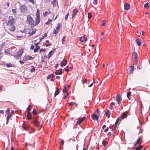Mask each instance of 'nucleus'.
<instances>
[{
  "instance_id": "1",
  "label": "nucleus",
  "mask_w": 150,
  "mask_h": 150,
  "mask_svg": "<svg viewBox=\"0 0 150 150\" xmlns=\"http://www.w3.org/2000/svg\"><path fill=\"white\" fill-rule=\"evenodd\" d=\"M26 22L28 25L31 26V27H33L34 21L30 15L27 16Z\"/></svg>"
},
{
  "instance_id": "2",
  "label": "nucleus",
  "mask_w": 150,
  "mask_h": 150,
  "mask_svg": "<svg viewBox=\"0 0 150 150\" xmlns=\"http://www.w3.org/2000/svg\"><path fill=\"white\" fill-rule=\"evenodd\" d=\"M16 22V19L12 16H9L8 18V20L6 22V24H14Z\"/></svg>"
},
{
  "instance_id": "3",
  "label": "nucleus",
  "mask_w": 150,
  "mask_h": 150,
  "mask_svg": "<svg viewBox=\"0 0 150 150\" xmlns=\"http://www.w3.org/2000/svg\"><path fill=\"white\" fill-rule=\"evenodd\" d=\"M23 52V49H21L17 53L16 55H13L15 58L18 59L22 55Z\"/></svg>"
},
{
  "instance_id": "4",
  "label": "nucleus",
  "mask_w": 150,
  "mask_h": 150,
  "mask_svg": "<svg viewBox=\"0 0 150 150\" xmlns=\"http://www.w3.org/2000/svg\"><path fill=\"white\" fill-rule=\"evenodd\" d=\"M96 112L98 114V115H97L96 114H93L91 115L92 118L93 120H97L98 119V118L99 117V114L100 113V111L98 110H97Z\"/></svg>"
},
{
  "instance_id": "5",
  "label": "nucleus",
  "mask_w": 150,
  "mask_h": 150,
  "mask_svg": "<svg viewBox=\"0 0 150 150\" xmlns=\"http://www.w3.org/2000/svg\"><path fill=\"white\" fill-rule=\"evenodd\" d=\"M137 54L135 52H134L132 55V58L133 59L134 61V64L135 65L137 64Z\"/></svg>"
},
{
  "instance_id": "6",
  "label": "nucleus",
  "mask_w": 150,
  "mask_h": 150,
  "mask_svg": "<svg viewBox=\"0 0 150 150\" xmlns=\"http://www.w3.org/2000/svg\"><path fill=\"white\" fill-rule=\"evenodd\" d=\"M8 29L11 32L14 31L16 29V27L14 24H6Z\"/></svg>"
},
{
  "instance_id": "7",
  "label": "nucleus",
  "mask_w": 150,
  "mask_h": 150,
  "mask_svg": "<svg viewBox=\"0 0 150 150\" xmlns=\"http://www.w3.org/2000/svg\"><path fill=\"white\" fill-rule=\"evenodd\" d=\"M20 10L21 12L25 13L27 11V7L25 5H22L20 6Z\"/></svg>"
},
{
  "instance_id": "8",
  "label": "nucleus",
  "mask_w": 150,
  "mask_h": 150,
  "mask_svg": "<svg viewBox=\"0 0 150 150\" xmlns=\"http://www.w3.org/2000/svg\"><path fill=\"white\" fill-rule=\"evenodd\" d=\"M33 122L34 123V125L38 128V129L39 130H40L42 127V125H40V122L38 121V120H34Z\"/></svg>"
},
{
  "instance_id": "9",
  "label": "nucleus",
  "mask_w": 150,
  "mask_h": 150,
  "mask_svg": "<svg viewBox=\"0 0 150 150\" xmlns=\"http://www.w3.org/2000/svg\"><path fill=\"white\" fill-rule=\"evenodd\" d=\"M134 69V66L133 65L130 66L127 69V72L130 74H132L133 73Z\"/></svg>"
},
{
  "instance_id": "10",
  "label": "nucleus",
  "mask_w": 150,
  "mask_h": 150,
  "mask_svg": "<svg viewBox=\"0 0 150 150\" xmlns=\"http://www.w3.org/2000/svg\"><path fill=\"white\" fill-rule=\"evenodd\" d=\"M40 21V17H36L35 18V22L34 21L33 27L38 25Z\"/></svg>"
},
{
  "instance_id": "11",
  "label": "nucleus",
  "mask_w": 150,
  "mask_h": 150,
  "mask_svg": "<svg viewBox=\"0 0 150 150\" xmlns=\"http://www.w3.org/2000/svg\"><path fill=\"white\" fill-rule=\"evenodd\" d=\"M34 57L29 55H25L23 58V61H26L28 60H30L33 59Z\"/></svg>"
},
{
  "instance_id": "12",
  "label": "nucleus",
  "mask_w": 150,
  "mask_h": 150,
  "mask_svg": "<svg viewBox=\"0 0 150 150\" xmlns=\"http://www.w3.org/2000/svg\"><path fill=\"white\" fill-rule=\"evenodd\" d=\"M116 100L118 105H119L121 100V98L120 95L117 94L116 96Z\"/></svg>"
},
{
  "instance_id": "13",
  "label": "nucleus",
  "mask_w": 150,
  "mask_h": 150,
  "mask_svg": "<svg viewBox=\"0 0 150 150\" xmlns=\"http://www.w3.org/2000/svg\"><path fill=\"white\" fill-rule=\"evenodd\" d=\"M85 117H83L81 118H78V120L76 122V124L77 125H80L81 123H82V122L85 120Z\"/></svg>"
},
{
  "instance_id": "14",
  "label": "nucleus",
  "mask_w": 150,
  "mask_h": 150,
  "mask_svg": "<svg viewBox=\"0 0 150 150\" xmlns=\"http://www.w3.org/2000/svg\"><path fill=\"white\" fill-rule=\"evenodd\" d=\"M36 31V30L35 29H32L28 33L29 34V36H31L34 34Z\"/></svg>"
},
{
  "instance_id": "15",
  "label": "nucleus",
  "mask_w": 150,
  "mask_h": 150,
  "mask_svg": "<svg viewBox=\"0 0 150 150\" xmlns=\"http://www.w3.org/2000/svg\"><path fill=\"white\" fill-rule=\"evenodd\" d=\"M78 10L76 8L74 9L73 11V13L72 14V18H73L75 17L77 13H78Z\"/></svg>"
},
{
  "instance_id": "16",
  "label": "nucleus",
  "mask_w": 150,
  "mask_h": 150,
  "mask_svg": "<svg viewBox=\"0 0 150 150\" xmlns=\"http://www.w3.org/2000/svg\"><path fill=\"white\" fill-rule=\"evenodd\" d=\"M83 38L80 37L79 40L82 42H83L84 41H86L87 40V37H85V35L83 36Z\"/></svg>"
},
{
  "instance_id": "17",
  "label": "nucleus",
  "mask_w": 150,
  "mask_h": 150,
  "mask_svg": "<svg viewBox=\"0 0 150 150\" xmlns=\"http://www.w3.org/2000/svg\"><path fill=\"white\" fill-rule=\"evenodd\" d=\"M124 8L125 10L127 11L129 10L130 8V5L127 3H126L124 4Z\"/></svg>"
},
{
  "instance_id": "18",
  "label": "nucleus",
  "mask_w": 150,
  "mask_h": 150,
  "mask_svg": "<svg viewBox=\"0 0 150 150\" xmlns=\"http://www.w3.org/2000/svg\"><path fill=\"white\" fill-rule=\"evenodd\" d=\"M67 62V61L65 59H64L61 62V66H65Z\"/></svg>"
},
{
  "instance_id": "19",
  "label": "nucleus",
  "mask_w": 150,
  "mask_h": 150,
  "mask_svg": "<svg viewBox=\"0 0 150 150\" xmlns=\"http://www.w3.org/2000/svg\"><path fill=\"white\" fill-rule=\"evenodd\" d=\"M115 68V67L113 65H111L108 67V70L109 71H112L113 70H114Z\"/></svg>"
},
{
  "instance_id": "20",
  "label": "nucleus",
  "mask_w": 150,
  "mask_h": 150,
  "mask_svg": "<svg viewBox=\"0 0 150 150\" xmlns=\"http://www.w3.org/2000/svg\"><path fill=\"white\" fill-rule=\"evenodd\" d=\"M62 69H60L57 70L55 73L56 75H61L62 73Z\"/></svg>"
},
{
  "instance_id": "21",
  "label": "nucleus",
  "mask_w": 150,
  "mask_h": 150,
  "mask_svg": "<svg viewBox=\"0 0 150 150\" xmlns=\"http://www.w3.org/2000/svg\"><path fill=\"white\" fill-rule=\"evenodd\" d=\"M141 39L140 38L136 39V42L138 46H140L141 45Z\"/></svg>"
},
{
  "instance_id": "22",
  "label": "nucleus",
  "mask_w": 150,
  "mask_h": 150,
  "mask_svg": "<svg viewBox=\"0 0 150 150\" xmlns=\"http://www.w3.org/2000/svg\"><path fill=\"white\" fill-rule=\"evenodd\" d=\"M38 43L35 44V45L36 46V47L34 49V51L35 52H36L40 48L39 46H38Z\"/></svg>"
},
{
  "instance_id": "23",
  "label": "nucleus",
  "mask_w": 150,
  "mask_h": 150,
  "mask_svg": "<svg viewBox=\"0 0 150 150\" xmlns=\"http://www.w3.org/2000/svg\"><path fill=\"white\" fill-rule=\"evenodd\" d=\"M6 67H15V65L14 64H12V63H9L7 64L6 65Z\"/></svg>"
},
{
  "instance_id": "24",
  "label": "nucleus",
  "mask_w": 150,
  "mask_h": 150,
  "mask_svg": "<svg viewBox=\"0 0 150 150\" xmlns=\"http://www.w3.org/2000/svg\"><path fill=\"white\" fill-rule=\"evenodd\" d=\"M127 114L125 112L122 113V116H121V118L123 119L127 117Z\"/></svg>"
},
{
  "instance_id": "25",
  "label": "nucleus",
  "mask_w": 150,
  "mask_h": 150,
  "mask_svg": "<svg viewBox=\"0 0 150 150\" xmlns=\"http://www.w3.org/2000/svg\"><path fill=\"white\" fill-rule=\"evenodd\" d=\"M27 116V119L28 120H30L31 119L32 117V114L30 112H28Z\"/></svg>"
},
{
  "instance_id": "26",
  "label": "nucleus",
  "mask_w": 150,
  "mask_h": 150,
  "mask_svg": "<svg viewBox=\"0 0 150 150\" xmlns=\"http://www.w3.org/2000/svg\"><path fill=\"white\" fill-rule=\"evenodd\" d=\"M109 111H110L109 110H108L105 113L106 115L108 118H109L110 116V113Z\"/></svg>"
},
{
  "instance_id": "27",
  "label": "nucleus",
  "mask_w": 150,
  "mask_h": 150,
  "mask_svg": "<svg viewBox=\"0 0 150 150\" xmlns=\"http://www.w3.org/2000/svg\"><path fill=\"white\" fill-rule=\"evenodd\" d=\"M56 91L55 92L54 94V95L55 96H57L59 93V88H56Z\"/></svg>"
},
{
  "instance_id": "28",
  "label": "nucleus",
  "mask_w": 150,
  "mask_h": 150,
  "mask_svg": "<svg viewBox=\"0 0 150 150\" xmlns=\"http://www.w3.org/2000/svg\"><path fill=\"white\" fill-rule=\"evenodd\" d=\"M11 115H9V114L6 117V120H7V121L6 122V125L8 124V122L9 119L10 118V117H11Z\"/></svg>"
},
{
  "instance_id": "29",
  "label": "nucleus",
  "mask_w": 150,
  "mask_h": 150,
  "mask_svg": "<svg viewBox=\"0 0 150 150\" xmlns=\"http://www.w3.org/2000/svg\"><path fill=\"white\" fill-rule=\"evenodd\" d=\"M119 118H118L116 120V121L115 122V128H117V125L118 123L119 122Z\"/></svg>"
},
{
  "instance_id": "30",
  "label": "nucleus",
  "mask_w": 150,
  "mask_h": 150,
  "mask_svg": "<svg viewBox=\"0 0 150 150\" xmlns=\"http://www.w3.org/2000/svg\"><path fill=\"white\" fill-rule=\"evenodd\" d=\"M149 4L148 3H147L145 4L144 6V7L146 9H149Z\"/></svg>"
},
{
  "instance_id": "31",
  "label": "nucleus",
  "mask_w": 150,
  "mask_h": 150,
  "mask_svg": "<svg viewBox=\"0 0 150 150\" xmlns=\"http://www.w3.org/2000/svg\"><path fill=\"white\" fill-rule=\"evenodd\" d=\"M131 93L130 92H128L127 93V97L129 99V100L131 99V98H129V97L130 96H131Z\"/></svg>"
},
{
  "instance_id": "32",
  "label": "nucleus",
  "mask_w": 150,
  "mask_h": 150,
  "mask_svg": "<svg viewBox=\"0 0 150 150\" xmlns=\"http://www.w3.org/2000/svg\"><path fill=\"white\" fill-rule=\"evenodd\" d=\"M32 108V106L30 105H28V107L27 109L28 112H30V111L31 110V109Z\"/></svg>"
},
{
  "instance_id": "33",
  "label": "nucleus",
  "mask_w": 150,
  "mask_h": 150,
  "mask_svg": "<svg viewBox=\"0 0 150 150\" xmlns=\"http://www.w3.org/2000/svg\"><path fill=\"white\" fill-rule=\"evenodd\" d=\"M52 77V78H53L54 77V74H51L50 75H49L48 76H47V79H49L50 78Z\"/></svg>"
},
{
  "instance_id": "34",
  "label": "nucleus",
  "mask_w": 150,
  "mask_h": 150,
  "mask_svg": "<svg viewBox=\"0 0 150 150\" xmlns=\"http://www.w3.org/2000/svg\"><path fill=\"white\" fill-rule=\"evenodd\" d=\"M102 144L104 146H105L108 144V143L106 141H103L102 142Z\"/></svg>"
},
{
  "instance_id": "35",
  "label": "nucleus",
  "mask_w": 150,
  "mask_h": 150,
  "mask_svg": "<svg viewBox=\"0 0 150 150\" xmlns=\"http://www.w3.org/2000/svg\"><path fill=\"white\" fill-rule=\"evenodd\" d=\"M51 13V12L50 11H49V12L47 11H45V13H43V16H45L47 14H50Z\"/></svg>"
},
{
  "instance_id": "36",
  "label": "nucleus",
  "mask_w": 150,
  "mask_h": 150,
  "mask_svg": "<svg viewBox=\"0 0 150 150\" xmlns=\"http://www.w3.org/2000/svg\"><path fill=\"white\" fill-rule=\"evenodd\" d=\"M36 17H40L39 10V9L37 10Z\"/></svg>"
},
{
  "instance_id": "37",
  "label": "nucleus",
  "mask_w": 150,
  "mask_h": 150,
  "mask_svg": "<svg viewBox=\"0 0 150 150\" xmlns=\"http://www.w3.org/2000/svg\"><path fill=\"white\" fill-rule=\"evenodd\" d=\"M60 23H59L58 24L57 26L56 27V30H59L60 28Z\"/></svg>"
},
{
  "instance_id": "38",
  "label": "nucleus",
  "mask_w": 150,
  "mask_h": 150,
  "mask_svg": "<svg viewBox=\"0 0 150 150\" xmlns=\"http://www.w3.org/2000/svg\"><path fill=\"white\" fill-rule=\"evenodd\" d=\"M46 42L47 43V44H45V45L46 47H48L51 45L49 43V41L48 40H46Z\"/></svg>"
},
{
  "instance_id": "39",
  "label": "nucleus",
  "mask_w": 150,
  "mask_h": 150,
  "mask_svg": "<svg viewBox=\"0 0 150 150\" xmlns=\"http://www.w3.org/2000/svg\"><path fill=\"white\" fill-rule=\"evenodd\" d=\"M56 0H54L52 2V4L54 6H56Z\"/></svg>"
},
{
  "instance_id": "40",
  "label": "nucleus",
  "mask_w": 150,
  "mask_h": 150,
  "mask_svg": "<svg viewBox=\"0 0 150 150\" xmlns=\"http://www.w3.org/2000/svg\"><path fill=\"white\" fill-rule=\"evenodd\" d=\"M5 52L7 54H10V50L7 49H6V50H5Z\"/></svg>"
},
{
  "instance_id": "41",
  "label": "nucleus",
  "mask_w": 150,
  "mask_h": 150,
  "mask_svg": "<svg viewBox=\"0 0 150 150\" xmlns=\"http://www.w3.org/2000/svg\"><path fill=\"white\" fill-rule=\"evenodd\" d=\"M52 54H53L52 51H51L48 54L49 58H50L52 56Z\"/></svg>"
},
{
  "instance_id": "42",
  "label": "nucleus",
  "mask_w": 150,
  "mask_h": 150,
  "mask_svg": "<svg viewBox=\"0 0 150 150\" xmlns=\"http://www.w3.org/2000/svg\"><path fill=\"white\" fill-rule=\"evenodd\" d=\"M67 87L65 86L63 90V93H64L66 92H67Z\"/></svg>"
},
{
  "instance_id": "43",
  "label": "nucleus",
  "mask_w": 150,
  "mask_h": 150,
  "mask_svg": "<svg viewBox=\"0 0 150 150\" xmlns=\"http://www.w3.org/2000/svg\"><path fill=\"white\" fill-rule=\"evenodd\" d=\"M32 68L30 71L31 72H34L35 71V68L34 66H32Z\"/></svg>"
},
{
  "instance_id": "44",
  "label": "nucleus",
  "mask_w": 150,
  "mask_h": 150,
  "mask_svg": "<svg viewBox=\"0 0 150 150\" xmlns=\"http://www.w3.org/2000/svg\"><path fill=\"white\" fill-rule=\"evenodd\" d=\"M88 19L91 18L92 16V14H91V13H88Z\"/></svg>"
},
{
  "instance_id": "45",
  "label": "nucleus",
  "mask_w": 150,
  "mask_h": 150,
  "mask_svg": "<svg viewBox=\"0 0 150 150\" xmlns=\"http://www.w3.org/2000/svg\"><path fill=\"white\" fill-rule=\"evenodd\" d=\"M52 20L51 19H49L48 21L45 23V24L46 25H48L51 22Z\"/></svg>"
},
{
  "instance_id": "46",
  "label": "nucleus",
  "mask_w": 150,
  "mask_h": 150,
  "mask_svg": "<svg viewBox=\"0 0 150 150\" xmlns=\"http://www.w3.org/2000/svg\"><path fill=\"white\" fill-rule=\"evenodd\" d=\"M142 147V146L140 145L139 146L137 147L135 150H139Z\"/></svg>"
},
{
  "instance_id": "47",
  "label": "nucleus",
  "mask_w": 150,
  "mask_h": 150,
  "mask_svg": "<svg viewBox=\"0 0 150 150\" xmlns=\"http://www.w3.org/2000/svg\"><path fill=\"white\" fill-rule=\"evenodd\" d=\"M59 30H56V29H54L53 31V33L55 34H57Z\"/></svg>"
},
{
  "instance_id": "48",
  "label": "nucleus",
  "mask_w": 150,
  "mask_h": 150,
  "mask_svg": "<svg viewBox=\"0 0 150 150\" xmlns=\"http://www.w3.org/2000/svg\"><path fill=\"white\" fill-rule=\"evenodd\" d=\"M75 104V103L73 102H71L69 103V106H71Z\"/></svg>"
},
{
  "instance_id": "49",
  "label": "nucleus",
  "mask_w": 150,
  "mask_h": 150,
  "mask_svg": "<svg viewBox=\"0 0 150 150\" xmlns=\"http://www.w3.org/2000/svg\"><path fill=\"white\" fill-rule=\"evenodd\" d=\"M69 15V13H67V14L66 15L65 17V19L66 20H67Z\"/></svg>"
},
{
  "instance_id": "50",
  "label": "nucleus",
  "mask_w": 150,
  "mask_h": 150,
  "mask_svg": "<svg viewBox=\"0 0 150 150\" xmlns=\"http://www.w3.org/2000/svg\"><path fill=\"white\" fill-rule=\"evenodd\" d=\"M60 144H61L62 146L64 144V141L62 139L61 140V141L60 142Z\"/></svg>"
},
{
  "instance_id": "51",
  "label": "nucleus",
  "mask_w": 150,
  "mask_h": 150,
  "mask_svg": "<svg viewBox=\"0 0 150 150\" xmlns=\"http://www.w3.org/2000/svg\"><path fill=\"white\" fill-rule=\"evenodd\" d=\"M33 115H36L37 114V113L36 112V110H33Z\"/></svg>"
},
{
  "instance_id": "52",
  "label": "nucleus",
  "mask_w": 150,
  "mask_h": 150,
  "mask_svg": "<svg viewBox=\"0 0 150 150\" xmlns=\"http://www.w3.org/2000/svg\"><path fill=\"white\" fill-rule=\"evenodd\" d=\"M87 81V79H85L84 80L82 81V83L84 84V83H86Z\"/></svg>"
},
{
  "instance_id": "53",
  "label": "nucleus",
  "mask_w": 150,
  "mask_h": 150,
  "mask_svg": "<svg viewBox=\"0 0 150 150\" xmlns=\"http://www.w3.org/2000/svg\"><path fill=\"white\" fill-rule=\"evenodd\" d=\"M10 111V110L9 108H8L7 110H6V112L7 113V114H9V113Z\"/></svg>"
},
{
  "instance_id": "54",
  "label": "nucleus",
  "mask_w": 150,
  "mask_h": 150,
  "mask_svg": "<svg viewBox=\"0 0 150 150\" xmlns=\"http://www.w3.org/2000/svg\"><path fill=\"white\" fill-rule=\"evenodd\" d=\"M69 95V93H67V95L66 96H65L64 97V99H66V98H67V96H68Z\"/></svg>"
},
{
  "instance_id": "55",
  "label": "nucleus",
  "mask_w": 150,
  "mask_h": 150,
  "mask_svg": "<svg viewBox=\"0 0 150 150\" xmlns=\"http://www.w3.org/2000/svg\"><path fill=\"white\" fill-rule=\"evenodd\" d=\"M46 50L45 49H41L40 50V52H45Z\"/></svg>"
},
{
  "instance_id": "56",
  "label": "nucleus",
  "mask_w": 150,
  "mask_h": 150,
  "mask_svg": "<svg viewBox=\"0 0 150 150\" xmlns=\"http://www.w3.org/2000/svg\"><path fill=\"white\" fill-rule=\"evenodd\" d=\"M98 0H94L93 1V3L95 4H98V2H97Z\"/></svg>"
},
{
  "instance_id": "57",
  "label": "nucleus",
  "mask_w": 150,
  "mask_h": 150,
  "mask_svg": "<svg viewBox=\"0 0 150 150\" xmlns=\"http://www.w3.org/2000/svg\"><path fill=\"white\" fill-rule=\"evenodd\" d=\"M140 141V138L139 137L137 140V144H139V143Z\"/></svg>"
},
{
  "instance_id": "58",
  "label": "nucleus",
  "mask_w": 150,
  "mask_h": 150,
  "mask_svg": "<svg viewBox=\"0 0 150 150\" xmlns=\"http://www.w3.org/2000/svg\"><path fill=\"white\" fill-rule=\"evenodd\" d=\"M35 46L34 45H32L30 47V49L31 50H33Z\"/></svg>"
},
{
  "instance_id": "59",
  "label": "nucleus",
  "mask_w": 150,
  "mask_h": 150,
  "mask_svg": "<svg viewBox=\"0 0 150 150\" xmlns=\"http://www.w3.org/2000/svg\"><path fill=\"white\" fill-rule=\"evenodd\" d=\"M23 128L25 130H26L27 129V127L25 125H23Z\"/></svg>"
},
{
  "instance_id": "60",
  "label": "nucleus",
  "mask_w": 150,
  "mask_h": 150,
  "mask_svg": "<svg viewBox=\"0 0 150 150\" xmlns=\"http://www.w3.org/2000/svg\"><path fill=\"white\" fill-rule=\"evenodd\" d=\"M12 11L14 13H16V10L15 9H13L12 10Z\"/></svg>"
},
{
  "instance_id": "61",
  "label": "nucleus",
  "mask_w": 150,
  "mask_h": 150,
  "mask_svg": "<svg viewBox=\"0 0 150 150\" xmlns=\"http://www.w3.org/2000/svg\"><path fill=\"white\" fill-rule=\"evenodd\" d=\"M143 132V129L142 128L140 129V131L139 132V134L140 133H142Z\"/></svg>"
},
{
  "instance_id": "62",
  "label": "nucleus",
  "mask_w": 150,
  "mask_h": 150,
  "mask_svg": "<svg viewBox=\"0 0 150 150\" xmlns=\"http://www.w3.org/2000/svg\"><path fill=\"white\" fill-rule=\"evenodd\" d=\"M29 1L30 2H31L32 4H34V2L33 0H29Z\"/></svg>"
},
{
  "instance_id": "63",
  "label": "nucleus",
  "mask_w": 150,
  "mask_h": 150,
  "mask_svg": "<svg viewBox=\"0 0 150 150\" xmlns=\"http://www.w3.org/2000/svg\"><path fill=\"white\" fill-rule=\"evenodd\" d=\"M110 105H112H112H115V103L113 102H112L110 103Z\"/></svg>"
},
{
  "instance_id": "64",
  "label": "nucleus",
  "mask_w": 150,
  "mask_h": 150,
  "mask_svg": "<svg viewBox=\"0 0 150 150\" xmlns=\"http://www.w3.org/2000/svg\"><path fill=\"white\" fill-rule=\"evenodd\" d=\"M19 62L21 64H23L24 62L22 61L21 60H20L19 61Z\"/></svg>"
}]
</instances>
